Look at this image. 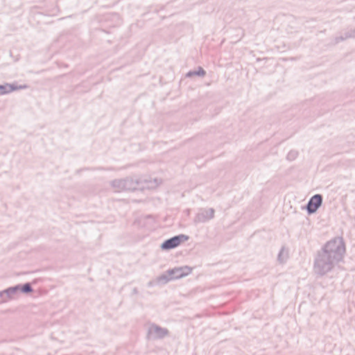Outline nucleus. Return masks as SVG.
<instances>
[{
	"mask_svg": "<svg viewBox=\"0 0 355 355\" xmlns=\"http://www.w3.org/2000/svg\"><path fill=\"white\" fill-rule=\"evenodd\" d=\"M19 292H20V291L19 290L18 284L8 287L4 290V293H6V298L8 300L12 299L13 296Z\"/></svg>",
	"mask_w": 355,
	"mask_h": 355,
	"instance_id": "9d476101",
	"label": "nucleus"
},
{
	"mask_svg": "<svg viewBox=\"0 0 355 355\" xmlns=\"http://www.w3.org/2000/svg\"><path fill=\"white\" fill-rule=\"evenodd\" d=\"M192 272V268L184 266L181 267H175L168 269L164 273L157 278L158 284H166L170 281L181 279L189 275Z\"/></svg>",
	"mask_w": 355,
	"mask_h": 355,
	"instance_id": "f03ea898",
	"label": "nucleus"
},
{
	"mask_svg": "<svg viewBox=\"0 0 355 355\" xmlns=\"http://www.w3.org/2000/svg\"><path fill=\"white\" fill-rule=\"evenodd\" d=\"M111 185L113 188L116 189V191L118 192L124 191V183L123 179L114 180L112 181Z\"/></svg>",
	"mask_w": 355,
	"mask_h": 355,
	"instance_id": "ddd939ff",
	"label": "nucleus"
},
{
	"mask_svg": "<svg viewBox=\"0 0 355 355\" xmlns=\"http://www.w3.org/2000/svg\"><path fill=\"white\" fill-rule=\"evenodd\" d=\"M355 37V29L350 30L348 31H346L343 35H340L339 37H336L335 38L336 43H339L342 41H344L348 38H352Z\"/></svg>",
	"mask_w": 355,
	"mask_h": 355,
	"instance_id": "9b49d317",
	"label": "nucleus"
},
{
	"mask_svg": "<svg viewBox=\"0 0 355 355\" xmlns=\"http://www.w3.org/2000/svg\"><path fill=\"white\" fill-rule=\"evenodd\" d=\"M323 197L321 194L313 195L305 206V209L309 215L315 214L322 204Z\"/></svg>",
	"mask_w": 355,
	"mask_h": 355,
	"instance_id": "423d86ee",
	"label": "nucleus"
},
{
	"mask_svg": "<svg viewBox=\"0 0 355 355\" xmlns=\"http://www.w3.org/2000/svg\"><path fill=\"white\" fill-rule=\"evenodd\" d=\"M206 75L205 70L202 67H198L197 69L191 70L186 73L187 78H192L193 76L204 77Z\"/></svg>",
	"mask_w": 355,
	"mask_h": 355,
	"instance_id": "1a4fd4ad",
	"label": "nucleus"
},
{
	"mask_svg": "<svg viewBox=\"0 0 355 355\" xmlns=\"http://www.w3.org/2000/svg\"><path fill=\"white\" fill-rule=\"evenodd\" d=\"M143 182H146L147 180L137 178H126L123 179L124 189L125 191L142 190L144 188L142 185Z\"/></svg>",
	"mask_w": 355,
	"mask_h": 355,
	"instance_id": "39448f33",
	"label": "nucleus"
},
{
	"mask_svg": "<svg viewBox=\"0 0 355 355\" xmlns=\"http://www.w3.org/2000/svg\"><path fill=\"white\" fill-rule=\"evenodd\" d=\"M8 298H6V293H4V290L0 291V304L6 302L8 301Z\"/></svg>",
	"mask_w": 355,
	"mask_h": 355,
	"instance_id": "dca6fc26",
	"label": "nucleus"
},
{
	"mask_svg": "<svg viewBox=\"0 0 355 355\" xmlns=\"http://www.w3.org/2000/svg\"><path fill=\"white\" fill-rule=\"evenodd\" d=\"M214 213L215 211L213 208L205 209L196 215L193 223L196 225L206 223L214 217Z\"/></svg>",
	"mask_w": 355,
	"mask_h": 355,
	"instance_id": "0eeeda50",
	"label": "nucleus"
},
{
	"mask_svg": "<svg viewBox=\"0 0 355 355\" xmlns=\"http://www.w3.org/2000/svg\"><path fill=\"white\" fill-rule=\"evenodd\" d=\"M298 156V152L297 150H292L287 154L286 158L289 161L295 160Z\"/></svg>",
	"mask_w": 355,
	"mask_h": 355,
	"instance_id": "2eb2a0df",
	"label": "nucleus"
},
{
	"mask_svg": "<svg viewBox=\"0 0 355 355\" xmlns=\"http://www.w3.org/2000/svg\"><path fill=\"white\" fill-rule=\"evenodd\" d=\"M18 286H19V290L22 293L29 294L33 291V288L30 282H26L23 284H19Z\"/></svg>",
	"mask_w": 355,
	"mask_h": 355,
	"instance_id": "f8f14e48",
	"label": "nucleus"
},
{
	"mask_svg": "<svg viewBox=\"0 0 355 355\" xmlns=\"http://www.w3.org/2000/svg\"><path fill=\"white\" fill-rule=\"evenodd\" d=\"M287 252H284V248H282V249L280 250L279 254H278V257H277V259H278V261L281 263H283L286 261V259H287Z\"/></svg>",
	"mask_w": 355,
	"mask_h": 355,
	"instance_id": "4468645a",
	"label": "nucleus"
},
{
	"mask_svg": "<svg viewBox=\"0 0 355 355\" xmlns=\"http://www.w3.org/2000/svg\"><path fill=\"white\" fill-rule=\"evenodd\" d=\"M345 253V245L342 237H336L327 241L315 257L314 272L322 277L331 272L343 261Z\"/></svg>",
	"mask_w": 355,
	"mask_h": 355,
	"instance_id": "f257e3e1",
	"label": "nucleus"
},
{
	"mask_svg": "<svg viewBox=\"0 0 355 355\" xmlns=\"http://www.w3.org/2000/svg\"><path fill=\"white\" fill-rule=\"evenodd\" d=\"M186 211H187V215H189V214H190V209H187V210H186Z\"/></svg>",
	"mask_w": 355,
	"mask_h": 355,
	"instance_id": "a211bd4d",
	"label": "nucleus"
},
{
	"mask_svg": "<svg viewBox=\"0 0 355 355\" xmlns=\"http://www.w3.org/2000/svg\"><path fill=\"white\" fill-rule=\"evenodd\" d=\"M189 239V236L185 234H178L176 236H174L171 238H169L168 239H166L162 244H161V249L162 250H170L173 248H177L178 245H180L182 243L188 241Z\"/></svg>",
	"mask_w": 355,
	"mask_h": 355,
	"instance_id": "7ed1b4c3",
	"label": "nucleus"
},
{
	"mask_svg": "<svg viewBox=\"0 0 355 355\" xmlns=\"http://www.w3.org/2000/svg\"><path fill=\"white\" fill-rule=\"evenodd\" d=\"M133 293H137V289L136 288H135L133 289Z\"/></svg>",
	"mask_w": 355,
	"mask_h": 355,
	"instance_id": "f3484780",
	"label": "nucleus"
},
{
	"mask_svg": "<svg viewBox=\"0 0 355 355\" xmlns=\"http://www.w3.org/2000/svg\"><path fill=\"white\" fill-rule=\"evenodd\" d=\"M169 331L166 328L162 327L155 323L150 324L148 329L147 338L148 340L163 339L168 336Z\"/></svg>",
	"mask_w": 355,
	"mask_h": 355,
	"instance_id": "20e7f679",
	"label": "nucleus"
},
{
	"mask_svg": "<svg viewBox=\"0 0 355 355\" xmlns=\"http://www.w3.org/2000/svg\"><path fill=\"white\" fill-rule=\"evenodd\" d=\"M28 87L27 85H18L17 83H4L3 85H0V96L8 94L12 92L26 89Z\"/></svg>",
	"mask_w": 355,
	"mask_h": 355,
	"instance_id": "6e6552de",
	"label": "nucleus"
}]
</instances>
